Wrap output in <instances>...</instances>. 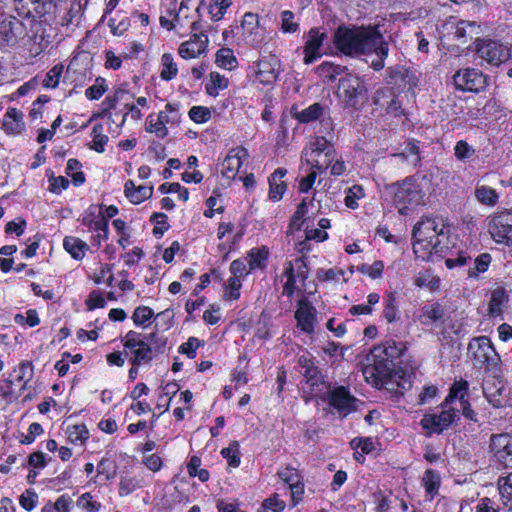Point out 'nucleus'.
Instances as JSON below:
<instances>
[{"mask_svg": "<svg viewBox=\"0 0 512 512\" xmlns=\"http://www.w3.org/2000/svg\"><path fill=\"white\" fill-rule=\"evenodd\" d=\"M491 259V255L488 253L478 255L474 260L473 267H470L468 270V277L476 279L480 273L486 272L491 263Z\"/></svg>", "mask_w": 512, "mask_h": 512, "instance_id": "52", "label": "nucleus"}, {"mask_svg": "<svg viewBox=\"0 0 512 512\" xmlns=\"http://www.w3.org/2000/svg\"><path fill=\"white\" fill-rule=\"evenodd\" d=\"M490 452L495 462L512 468V435L498 434L491 438Z\"/></svg>", "mask_w": 512, "mask_h": 512, "instance_id": "22", "label": "nucleus"}, {"mask_svg": "<svg viewBox=\"0 0 512 512\" xmlns=\"http://www.w3.org/2000/svg\"><path fill=\"white\" fill-rule=\"evenodd\" d=\"M323 113V106L314 103L296 114V119L301 123H308L318 119Z\"/></svg>", "mask_w": 512, "mask_h": 512, "instance_id": "55", "label": "nucleus"}, {"mask_svg": "<svg viewBox=\"0 0 512 512\" xmlns=\"http://www.w3.org/2000/svg\"><path fill=\"white\" fill-rule=\"evenodd\" d=\"M337 95L346 108H357L368 97L365 79L353 73H346L339 80Z\"/></svg>", "mask_w": 512, "mask_h": 512, "instance_id": "6", "label": "nucleus"}, {"mask_svg": "<svg viewBox=\"0 0 512 512\" xmlns=\"http://www.w3.org/2000/svg\"><path fill=\"white\" fill-rule=\"evenodd\" d=\"M53 8L51 0H14V9L19 17L41 20Z\"/></svg>", "mask_w": 512, "mask_h": 512, "instance_id": "20", "label": "nucleus"}, {"mask_svg": "<svg viewBox=\"0 0 512 512\" xmlns=\"http://www.w3.org/2000/svg\"><path fill=\"white\" fill-rule=\"evenodd\" d=\"M457 18L449 17L437 26V36L441 41L454 40L455 30L457 28Z\"/></svg>", "mask_w": 512, "mask_h": 512, "instance_id": "50", "label": "nucleus"}, {"mask_svg": "<svg viewBox=\"0 0 512 512\" xmlns=\"http://www.w3.org/2000/svg\"><path fill=\"white\" fill-rule=\"evenodd\" d=\"M248 156V150L242 146L230 149L222 162L221 174L227 179H235Z\"/></svg>", "mask_w": 512, "mask_h": 512, "instance_id": "26", "label": "nucleus"}, {"mask_svg": "<svg viewBox=\"0 0 512 512\" xmlns=\"http://www.w3.org/2000/svg\"><path fill=\"white\" fill-rule=\"evenodd\" d=\"M91 61V57L87 54H79L70 60L65 77L74 88H81L92 80Z\"/></svg>", "mask_w": 512, "mask_h": 512, "instance_id": "14", "label": "nucleus"}, {"mask_svg": "<svg viewBox=\"0 0 512 512\" xmlns=\"http://www.w3.org/2000/svg\"><path fill=\"white\" fill-rule=\"evenodd\" d=\"M228 78L218 72H211L209 82L206 84V92L210 96H217L220 90L228 87Z\"/></svg>", "mask_w": 512, "mask_h": 512, "instance_id": "43", "label": "nucleus"}, {"mask_svg": "<svg viewBox=\"0 0 512 512\" xmlns=\"http://www.w3.org/2000/svg\"><path fill=\"white\" fill-rule=\"evenodd\" d=\"M220 453L230 467L237 468L240 465V446L237 441L231 442L228 447L223 448Z\"/></svg>", "mask_w": 512, "mask_h": 512, "instance_id": "49", "label": "nucleus"}, {"mask_svg": "<svg viewBox=\"0 0 512 512\" xmlns=\"http://www.w3.org/2000/svg\"><path fill=\"white\" fill-rule=\"evenodd\" d=\"M286 174L285 168H277L269 177V197L273 201H279L287 189V185L283 181Z\"/></svg>", "mask_w": 512, "mask_h": 512, "instance_id": "33", "label": "nucleus"}, {"mask_svg": "<svg viewBox=\"0 0 512 512\" xmlns=\"http://www.w3.org/2000/svg\"><path fill=\"white\" fill-rule=\"evenodd\" d=\"M336 149L325 137L316 136L302 152V159L320 173L326 171L331 162L335 160Z\"/></svg>", "mask_w": 512, "mask_h": 512, "instance_id": "5", "label": "nucleus"}, {"mask_svg": "<svg viewBox=\"0 0 512 512\" xmlns=\"http://www.w3.org/2000/svg\"><path fill=\"white\" fill-rule=\"evenodd\" d=\"M387 193L392 197L393 204L401 215H407L423 202L424 194L412 178H406L386 187Z\"/></svg>", "mask_w": 512, "mask_h": 512, "instance_id": "4", "label": "nucleus"}, {"mask_svg": "<svg viewBox=\"0 0 512 512\" xmlns=\"http://www.w3.org/2000/svg\"><path fill=\"white\" fill-rule=\"evenodd\" d=\"M181 121L180 105L167 103L158 114H150L146 120V131L163 139L168 135V126L178 125Z\"/></svg>", "mask_w": 512, "mask_h": 512, "instance_id": "7", "label": "nucleus"}, {"mask_svg": "<svg viewBox=\"0 0 512 512\" xmlns=\"http://www.w3.org/2000/svg\"><path fill=\"white\" fill-rule=\"evenodd\" d=\"M468 383L465 380L456 381L450 388L449 395L444 403L451 405L453 408L462 413L466 418L474 420V411L470 407L467 399Z\"/></svg>", "mask_w": 512, "mask_h": 512, "instance_id": "21", "label": "nucleus"}, {"mask_svg": "<svg viewBox=\"0 0 512 512\" xmlns=\"http://www.w3.org/2000/svg\"><path fill=\"white\" fill-rule=\"evenodd\" d=\"M485 222L487 232L494 242L512 247V212H495L489 215Z\"/></svg>", "mask_w": 512, "mask_h": 512, "instance_id": "11", "label": "nucleus"}, {"mask_svg": "<svg viewBox=\"0 0 512 512\" xmlns=\"http://www.w3.org/2000/svg\"><path fill=\"white\" fill-rule=\"evenodd\" d=\"M108 90V84L105 78L97 77L94 83L85 90V97L90 101L99 100Z\"/></svg>", "mask_w": 512, "mask_h": 512, "instance_id": "48", "label": "nucleus"}, {"mask_svg": "<svg viewBox=\"0 0 512 512\" xmlns=\"http://www.w3.org/2000/svg\"><path fill=\"white\" fill-rule=\"evenodd\" d=\"M346 67L325 61L317 67L318 74L329 81H334L337 76L343 74Z\"/></svg>", "mask_w": 512, "mask_h": 512, "instance_id": "44", "label": "nucleus"}, {"mask_svg": "<svg viewBox=\"0 0 512 512\" xmlns=\"http://www.w3.org/2000/svg\"><path fill=\"white\" fill-rule=\"evenodd\" d=\"M328 39V35L325 31H321L318 28H312L306 35L304 45V63L309 65L319 59L323 54L327 52L322 51L324 42Z\"/></svg>", "mask_w": 512, "mask_h": 512, "instance_id": "23", "label": "nucleus"}, {"mask_svg": "<svg viewBox=\"0 0 512 512\" xmlns=\"http://www.w3.org/2000/svg\"><path fill=\"white\" fill-rule=\"evenodd\" d=\"M339 417L344 418L357 410L358 400L344 386L329 390L324 398Z\"/></svg>", "mask_w": 512, "mask_h": 512, "instance_id": "16", "label": "nucleus"}, {"mask_svg": "<svg viewBox=\"0 0 512 512\" xmlns=\"http://www.w3.org/2000/svg\"><path fill=\"white\" fill-rule=\"evenodd\" d=\"M215 63L218 67L226 70H232L238 65L237 58L230 48L219 49L216 53Z\"/></svg>", "mask_w": 512, "mask_h": 512, "instance_id": "42", "label": "nucleus"}, {"mask_svg": "<svg viewBox=\"0 0 512 512\" xmlns=\"http://www.w3.org/2000/svg\"><path fill=\"white\" fill-rule=\"evenodd\" d=\"M450 226L441 218L425 217L413 229V251L417 258L429 259L451 248Z\"/></svg>", "mask_w": 512, "mask_h": 512, "instance_id": "2", "label": "nucleus"}, {"mask_svg": "<svg viewBox=\"0 0 512 512\" xmlns=\"http://www.w3.org/2000/svg\"><path fill=\"white\" fill-rule=\"evenodd\" d=\"M1 128L7 134L16 135L21 133L25 128L23 113L16 108H8L1 121Z\"/></svg>", "mask_w": 512, "mask_h": 512, "instance_id": "27", "label": "nucleus"}, {"mask_svg": "<svg viewBox=\"0 0 512 512\" xmlns=\"http://www.w3.org/2000/svg\"><path fill=\"white\" fill-rule=\"evenodd\" d=\"M279 478L288 486L303 480L302 474L292 465H287L278 471Z\"/></svg>", "mask_w": 512, "mask_h": 512, "instance_id": "61", "label": "nucleus"}, {"mask_svg": "<svg viewBox=\"0 0 512 512\" xmlns=\"http://www.w3.org/2000/svg\"><path fill=\"white\" fill-rule=\"evenodd\" d=\"M124 347L130 354V362L134 366H141L150 363L153 359L152 348L146 336L130 330L124 337Z\"/></svg>", "mask_w": 512, "mask_h": 512, "instance_id": "12", "label": "nucleus"}, {"mask_svg": "<svg viewBox=\"0 0 512 512\" xmlns=\"http://www.w3.org/2000/svg\"><path fill=\"white\" fill-rule=\"evenodd\" d=\"M474 197L481 205L493 208L499 203L500 194L486 184H477L474 189Z\"/></svg>", "mask_w": 512, "mask_h": 512, "instance_id": "34", "label": "nucleus"}, {"mask_svg": "<svg viewBox=\"0 0 512 512\" xmlns=\"http://www.w3.org/2000/svg\"><path fill=\"white\" fill-rule=\"evenodd\" d=\"M404 350L405 345L394 340H387L375 346L367 358V365L363 368L365 380L376 387L389 383L393 378L394 361Z\"/></svg>", "mask_w": 512, "mask_h": 512, "instance_id": "3", "label": "nucleus"}, {"mask_svg": "<svg viewBox=\"0 0 512 512\" xmlns=\"http://www.w3.org/2000/svg\"><path fill=\"white\" fill-rule=\"evenodd\" d=\"M497 488L502 508L512 512V473L499 477Z\"/></svg>", "mask_w": 512, "mask_h": 512, "instance_id": "35", "label": "nucleus"}, {"mask_svg": "<svg viewBox=\"0 0 512 512\" xmlns=\"http://www.w3.org/2000/svg\"><path fill=\"white\" fill-rule=\"evenodd\" d=\"M337 51L345 56L360 57L375 55L371 66L379 71L385 65L388 55V45L383 35L376 27L339 26L333 36Z\"/></svg>", "mask_w": 512, "mask_h": 512, "instance_id": "1", "label": "nucleus"}, {"mask_svg": "<svg viewBox=\"0 0 512 512\" xmlns=\"http://www.w3.org/2000/svg\"><path fill=\"white\" fill-rule=\"evenodd\" d=\"M246 261L249 271H264L269 259V249L266 246L254 247L247 252Z\"/></svg>", "mask_w": 512, "mask_h": 512, "instance_id": "31", "label": "nucleus"}, {"mask_svg": "<svg viewBox=\"0 0 512 512\" xmlns=\"http://www.w3.org/2000/svg\"><path fill=\"white\" fill-rule=\"evenodd\" d=\"M453 81L458 90L465 92L479 93L488 86V77L474 68L459 70L453 76Z\"/></svg>", "mask_w": 512, "mask_h": 512, "instance_id": "18", "label": "nucleus"}, {"mask_svg": "<svg viewBox=\"0 0 512 512\" xmlns=\"http://www.w3.org/2000/svg\"><path fill=\"white\" fill-rule=\"evenodd\" d=\"M281 31L283 33H295L299 28V23L295 20V15L290 10L281 12Z\"/></svg>", "mask_w": 512, "mask_h": 512, "instance_id": "64", "label": "nucleus"}, {"mask_svg": "<svg viewBox=\"0 0 512 512\" xmlns=\"http://www.w3.org/2000/svg\"><path fill=\"white\" fill-rule=\"evenodd\" d=\"M383 316L389 322H395L398 320V308L396 305V297L394 293H389L384 300Z\"/></svg>", "mask_w": 512, "mask_h": 512, "instance_id": "57", "label": "nucleus"}, {"mask_svg": "<svg viewBox=\"0 0 512 512\" xmlns=\"http://www.w3.org/2000/svg\"><path fill=\"white\" fill-rule=\"evenodd\" d=\"M440 413L426 414L421 419L420 424L428 434L441 433L447 429L453 422L459 419L460 412L451 405L442 403Z\"/></svg>", "mask_w": 512, "mask_h": 512, "instance_id": "15", "label": "nucleus"}, {"mask_svg": "<svg viewBox=\"0 0 512 512\" xmlns=\"http://www.w3.org/2000/svg\"><path fill=\"white\" fill-rule=\"evenodd\" d=\"M468 354L477 368L496 367L500 361L491 340L486 336L473 338L468 344Z\"/></svg>", "mask_w": 512, "mask_h": 512, "instance_id": "9", "label": "nucleus"}, {"mask_svg": "<svg viewBox=\"0 0 512 512\" xmlns=\"http://www.w3.org/2000/svg\"><path fill=\"white\" fill-rule=\"evenodd\" d=\"M509 301V295L505 288L497 287L491 292L488 314L490 317L496 318L502 316L504 308Z\"/></svg>", "mask_w": 512, "mask_h": 512, "instance_id": "30", "label": "nucleus"}, {"mask_svg": "<svg viewBox=\"0 0 512 512\" xmlns=\"http://www.w3.org/2000/svg\"><path fill=\"white\" fill-rule=\"evenodd\" d=\"M305 233V241L301 242L299 244V250L304 251L306 249L307 241H316V242H323L328 238V233L326 231H323L322 229L310 227L309 225H306L304 228Z\"/></svg>", "mask_w": 512, "mask_h": 512, "instance_id": "56", "label": "nucleus"}, {"mask_svg": "<svg viewBox=\"0 0 512 512\" xmlns=\"http://www.w3.org/2000/svg\"><path fill=\"white\" fill-rule=\"evenodd\" d=\"M63 248L75 260H82L89 249L88 244L78 237L66 236L63 240Z\"/></svg>", "mask_w": 512, "mask_h": 512, "instance_id": "36", "label": "nucleus"}, {"mask_svg": "<svg viewBox=\"0 0 512 512\" xmlns=\"http://www.w3.org/2000/svg\"><path fill=\"white\" fill-rule=\"evenodd\" d=\"M285 508V501L277 493H274L262 501L257 512H283Z\"/></svg>", "mask_w": 512, "mask_h": 512, "instance_id": "47", "label": "nucleus"}, {"mask_svg": "<svg viewBox=\"0 0 512 512\" xmlns=\"http://www.w3.org/2000/svg\"><path fill=\"white\" fill-rule=\"evenodd\" d=\"M422 482L426 493L430 496V500H432L435 497V495L438 494L439 491V473L435 470L427 469L423 475Z\"/></svg>", "mask_w": 512, "mask_h": 512, "instance_id": "40", "label": "nucleus"}, {"mask_svg": "<svg viewBox=\"0 0 512 512\" xmlns=\"http://www.w3.org/2000/svg\"><path fill=\"white\" fill-rule=\"evenodd\" d=\"M477 29L475 22L467 20H457V28L453 39L461 43H466L468 38L472 37V33Z\"/></svg>", "mask_w": 512, "mask_h": 512, "instance_id": "46", "label": "nucleus"}, {"mask_svg": "<svg viewBox=\"0 0 512 512\" xmlns=\"http://www.w3.org/2000/svg\"><path fill=\"white\" fill-rule=\"evenodd\" d=\"M76 506L84 512H99L103 505L91 492L81 494L76 500Z\"/></svg>", "mask_w": 512, "mask_h": 512, "instance_id": "38", "label": "nucleus"}, {"mask_svg": "<svg viewBox=\"0 0 512 512\" xmlns=\"http://www.w3.org/2000/svg\"><path fill=\"white\" fill-rule=\"evenodd\" d=\"M64 71V66L58 64L53 66L45 75L43 79V86L45 88H56L60 82V78Z\"/></svg>", "mask_w": 512, "mask_h": 512, "instance_id": "63", "label": "nucleus"}, {"mask_svg": "<svg viewBox=\"0 0 512 512\" xmlns=\"http://www.w3.org/2000/svg\"><path fill=\"white\" fill-rule=\"evenodd\" d=\"M444 316V309L439 303H432L424 305L418 316L419 321L423 325H431L442 319Z\"/></svg>", "mask_w": 512, "mask_h": 512, "instance_id": "37", "label": "nucleus"}, {"mask_svg": "<svg viewBox=\"0 0 512 512\" xmlns=\"http://www.w3.org/2000/svg\"><path fill=\"white\" fill-rule=\"evenodd\" d=\"M90 136L92 138L90 148L98 153H103L105 151V146L109 141L108 136L104 134L103 125L100 123L95 124Z\"/></svg>", "mask_w": 512, "mask_h": 512, "instance_id": "41", "label": "nucleus"}, {"mask_svg": "<svg viewBox=\"0 0 512 512\" xmlns=\"http://www.w3.org/2000/svg\"><path fill=\"white\" fill-rule=\"evenodd\" d=\"M276 64L275 59H261L257 63L256 81L267 86L274 84L278 77Z\"/></svg>", "mask_w": 512, "mask_h": 512, "instance_id": "29", "label": "nucleus"}, {"mask_svg": "<svg viewBox=\"0 0 512 512\" xmlns=\"http://www.w3.org/2000/svg\"><path fill=\"white\" fill-rule=\"evenodd\" d=\"M295 319L301 331L312 334L317 323V310L309 301L301 299L295 311Z\"/></svg>", "mask_w": 512, "mask_h": 512, "instance_id": "24", "label": "nucleus"}, {"mask_svg": "<svg viewBox=\"0 0 512 512\" xmlns=\"http://www.w3.org/2000/svg\"><path fill=\"white\" fill-rule=\"evenodd\" d=\"M357 270L362 274L367 275L371 279H379L382 277L384 270V262L376 260L372 264H361L357 267Z\"/></svg>", "mask_w": 512, "mask_h": 512, "instance_id": "58", "label": "nucleus"}, {"mask_svg": "<svg viewBox=\"0 0 512 512\" xmlns=\"http://www.w3.org/2000/svg\"><path fill=\"white\" fill-rule=\"evenodd\" d=\"M68 440L75 445H82L89 437V431L83 424L72 425L67 428Z\"/></svg>", "mask_w": 512, "mask_h": 512, "instance_id": "54", "label": "nucleus"}, {"mask_svg": "<svg viewBox=\"0 0 512 512\" xmlns=\"http://www.w3.org/2000/svg\"><path fill=\"white\" fill-rule=\"evenodd\" d=\"M308 267L302 257L284 263L283 276L286 282L283 286V295L292 297L295 292L300 291L308 278Z\"/></svg>", "mask_w": 512, "mask_h": 512, "instance_id": "13", "label": "nucleus"}, {"mask_svg": "<svg viewBox=\"0 0 512 512\" xmlns=\"http://www.w3.org/2000/svg\"><path fill=\"white\" fill-rule=\"evenodd\" d=\"M27 36V30L22 21L9 16L0 23V47L2 49L13 48Z\"/></svg>", "mask_w": 512, "mask_h": 512, "instance_id": "17", "label": "nucleus"}, {"mask_svg": "<svg viewBox=\"0 0 512 512\" xmlns=\"http://www.w3.org/2000/svg\"><path fill=\"white\" fill-rule=\"evenodd\" d=\"M365 196L364 189L360 185L350 187L345 195L344 203L350 209L358 208V201Z\"/></svg>", "mask_w": 512, "mask_h": 512, "instance_id": "59", "label": "nucleus"}, {"mask_svg": "<svg viewBox=\"0 0 512 512\" xmlns=\"http://www.w3.org/2000/svg\"><path fill=\"white\" fill-rule=\"evenodd\" d=\"M103 205H90L82 214L81 223L88 231L103 230L108 223L102 216Z\"/></svg>", "mask_w": 512, "mask_h": 512, "instance_id": "28", "label": "nucleus"}, {"mask_svg": "<svg viewBox=\"0 0 512 512\" xmlns=\"http://www.w3.org/2000/svg\"><path fill=\"white\" fill-rule=\"evenodd\" d=\"M231 4V0H212L209 5V14L211 19L213 21L221 20Z\"/></svg>", "mask_w": 512, "mask_h": 512, "instance_id": "60", "label": "nucleus"}, {"mask_svg": "<svg viewBox=\"0 0 512 512\" xmlns=\"http://www.w3.org/2000/svg\"><path fill=\"white\" fill-rule=\"evenodd\" d=\"M178 74V66L171 53H164L161 57L160 77L162 80L170 81Z\"/></svg>", "mask_w": 512, "mask_h": 512, "instance_id": "39", "label": "nucleus"}, {"mask_svg": "<svg viewBox=\"0 0 512 512\" xmlns=\"http://www.w3.org/2000/svg\"><path fill=\"white\" fill-rule=\"evenodd\" d=\"M476 153V150L473 146L468 144L465 140H459L456 142L454 147V155L457 160L465 162L471 157H473Z\"/></svg>", "mask_w": 512, "mask_h": 512, "instance_id": "62", "label": "nucleus"}, {"mask_svg": "<svg viewBox=\"0 0 512 512\" xmlns=\"http://www.w3.org/2000/svg\"><path fill=\"white\" fill-rule=\"evenodd\" d=\"M483 395L488 403L496 409L512 406L511 388L500 376H488L482 384Z\"/></svg>", "mask_w": 512, "mask_h": 512, "instance_id": "10", "label": "nucleus"}, {"mask_svg": "<svg viewBox=\"0 0 512 512\" xmlns=\"http://www.w3.org/2000/svg\"><path fill=\"white\" fill-rule=\"evenodd\" d=\"M208 36L202 31V28L190 37L189 40L180 44L178 54L183 59H193L205 53L208 45Z\"/></svg>", "mask_w": 512, "mask_h": 512, "instance_id": "25", "label": "nucleus"}, {"mask_svg": "<svg viewBox=\"0 0 512 512\" xmlns=\"http://www.w3.org/2000/svg\"><path fill=\"white\" fill-rule=\"evenodd\" d=\"M175 9L176 6L174 5L173 9L168 11V16H160L159 21L163 28L167 30L190 28L192 31L201 29V22L196 20L199 12H195V8L181 3L177 12H175Z\"/></svg>", "mask_w": 512, "mask_h": 512, "instance_id": "8", "label": "nucleus"}, {"mask_svg": "<svg viewBox=\"0 0 512 512\" xmlns=\"http://www.w3.org/2000/svg\"><path fill=\"white\" fill-rule=\"evenodd\" d=\"M143 486V479L137 476L122 477L119 483L120 496H127Z\"/></svg>", "mask_w": 512, "mask_h": 512, "instance_id": "53", "label": "nucleus"}, {"mask_svg": "<svg viewBox=\"0 0 512 512\" xmlns=\"http://www.w3.org/2000/svg\"><path fill=\"white\" fill-rule=\"evenodd\" d=\"M242 281L241 279L230 276L224 284L223 298L227 301L238 300L241 295Z\"/></svg>", "mask_w": 512, "mask_h": 512, "instance_id": "45", "label": "nucleus"}, {"mask_svg": "<svg viewBox=\"0 0 512 512\" xmlns=\"http://www.w3.org/2000/svg\"><path fill=\"white\" fill-rule=\"evenodd\" d=\"M476 51L480 58L493 66H499L511 56L510 49L507 46L491 39L478 40Z\"/></svg>", "mask_w": 512, "mask_h": 512, "instance_id": "19", "label": "nucleus"}, {"mask_svg": "<svg viewBox=\"0 0 512 512\" xmlns=\"http://www.w3.org/2000/svg\"><path fill=\"white\" fill-rule=\"evenodd\" d=\"M317 277L320 281L325 282H348V277H345L344 270L342 268H329V269H318Z\"/></svg>", "mask_w": 512, "mask_h": 512, "instance_id": "51", "label": "nucleus"}, {"mask_svg": "<svg viewBox=\"0 0 512 512\" xmlns=\"http://www.w3.org/2000/svg\"><path fill=\"white\" fill-rule=\"evenodd\" d=\"M124 194L132 204H140L152 196L153 187L146 185L136 187L132 180H128L124 185Z\"/></svg>", "mask_w": 512, "mask_h": 512, "instance_id": "32", "label": "nucleus"}]
</instances>
